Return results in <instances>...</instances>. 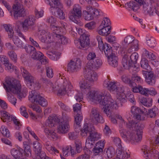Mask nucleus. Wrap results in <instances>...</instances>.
<instances>
[{
	"instance_id": "nucleus-52",
	"label": "nucleus",
	"mask_w": 159,
	"mask_h": 159,
	"mask_svg": "<svg viewBox=\"0 0 159 159\" xmlns=\"http://www.w3.org/2000/svg\"><path fill=\"white\" fill-rule=\"evenodd\" d=\"M58 40L59 43H61L62 44H66L68 42V39L65 36L63 35H58V37L55 38V39Z\"/></svg>"
},
{
	"instance_id": "nucleus-5",
	"label": "nucleus",
	"mask_w": 159,
	"mask_h": 159,
	"mask_svg": "<svg viewBox=\"0 0 159 159\" xmlns=\"http://www.w3.org/2000/svg\"><path fill=\"white\" fill-rule=\"evenodd\" d=\"M64 88L63 89H60L58 91L57 95L58 96H62L67 93L68 96H70L72 101L76 100L80 102L83 98V94L81 92H78L73 90H71L73 88L70 83L67 80H65L63 82Z\"/></svg>"
},
{
	"instance_id": "nucleus-64",
	"label": "nucleus",
	"mask_w": 159,
	"mask_h": 159,
	"mask_svg": "<svg viewBox=\"0 0 159 159\" xmlns=\"http://www.w3.org/2000/svg\"><path fill=\"white\" fill-rule=\"evenodd\" d=\"M110 20L107 17H105L103 18V20L102 21L100 25L104 26H110Z\"/></svg>"
},
{
	"instance_id": "nucleus-10",
	"label": "nucleus",
	"mask_w": 159,
	"mask_h": 159,
	"mask_svg": "<svg viewBox=\"0 0 159 159\" xmlns=\"http://www.w3.org/2000/svg\"><path fill=\"white\" fill-rule=\"evenodd\" d=\"M128 56L129 55L125 54L122 60V65L125 69H129L133 64H136L139 57L137 53H132L130 56V61L128 60Z\"/></svg>"
},
{
	"instance_id": "nucleus-25",
	"label": "nucleus",
	"mask_w": 159,
	"mask_h": 159,
	"mask_svg": "<svg viewBox=\"0 0 159 159\" xmlns=\"http://www.w3.org/2000/svg\"><path fill=\"white\" fill-rule=\"evenodd\" d=\"M143 11L145 14H149L150 15H153L154 12H155V9H157V8H153L151 5L143 2Z\"/></svg>"
},
{
	"instance_id": "nucleus-58",
	"label": "nucleus",
	"mask_w": 159,
	"mask_h": 159,
	"mask_svg": "<svg viewBox=\"0 0 159 159\" xmlns=\"http://www.w3.org/2000/svg\"><path fill=\"white\" fill-rule=\"evenodd\" d=\"M75 151L77 153H80L82 150V146L81 143L79 141H76L75 142Z\"/></svg>"
},
{
	"instance_id": "nucleus-2",
	"label": "nucleus",
	"mask_w": 159,
	"mask_h": 159,
	"mask_svg": "<svg viewBox=\"0 0 159 159\" xmlns=\"http://www.w3.org/2000/svg\"><path fill=\"white\" fill-rule=\"evenodd\" d=\"M88 98L91 101L98 102L101 105L104 106L102 109L107 116L110 117L111 116V104L113 99L109 96L103 95L102 93H99L94 91H91L88 94Z\"/></svg>"
},
{
	"instance_id": "nucleus-49",
	"label": "nucleus",
	"mask_w": 159,
	"mask_h": 159,
	"mask_svg": "<svg viewBox=\"0 0 159 159\" xmlns=\"http://www.w3.org/2000/svg\"><path fill=\"white\" fill-rule=\"evenodd\" d=\"M147 45L151 48H154L156 45V41L154 39L151 37L146 39Z\"/></svg>"
},
{
	"instance_id": "nucleus-40",
	"label": "nucleus",
	"mask_w": 159,
	"mask_h": 159,
	"mask_svg": "<svg viewBox=\"0 0 159 159\" xmlns=\"http://www.w3.org/2000/svg\"><path fill=\"white\" fill-rule=\"evenodd\" d=\"M96 58V55L95 53L93 52H90L88 54L87 58L89 61L86 65L85 67H87L92 65V62L94 61V60Z\"/></svg>"
},
{
	"instance_id": "nucleus-22",
	"label": "nucleus",
	"mask_w": 159,
	"mask_h": 159,
	"mask_svg": "<svg viewBox=\"0 0 159 159\" xmlns=\"http://www.w3.org/2000/svg\"><path fill=\"white\" fill-rule=\"evenodd\" d=\"M134 1H130L125 4L127 5L129 8L133 11H136L139 9V5H141L144 2L143 0H134Z\"/></svg>"
},
{
	"instance_id": "nucleus-43",
	"label": "nucleus",
	"mask_w": 159,
	"mask_h": 159,
	"mask_svg": "<svg viewBox=\"0 0 159 159\" xmlns=\"http://www.w3.org/2000/svg\"><path fill=\"white\" fill-rule=\"evenodd\" d=\"M13 41L16 46L20 48H23L24 44L23 42L17 36H14L12 38Z\"/></svg>"
},
{
	"instance_id": "nucleus-1",
	"label": "nucleus",
	"mask_w": 159,
	"mask_h": 159,
	"mask_svg": "<svg viewBox=\"0 0 159 159\" xmlns=\"http://www.w3.org/2000/svg\"><path fill=\"white\" fill-rule=\"evenodd\" d=\"M103 86L107 88L110 91L115 92L116 93V99L115 103H114V100L112 102L110 106H111V112L113 109H116L119 107L122 106V103L125 101L126 98L124 93V90L122 87L120 86L118 83L117 82H109L108 80H105L103 83Z\"/></svg>"
},
{
	"instance_id": "nucleus-31",
	"label": "nucleus",
	"mask_w": 159,
	"mask_h": 159,
	"mask_svg": "<svg viewBox=\"0 0 159 159\" xmlns=\"http://www.w3.org/2000/svg\"><path fill=\"white\" fill-rule=\"evenodd\" d=\"M108 62L109 64L115 67L118 65V57L115 54L107 58Z\"/></svg>"
},
{
	"instance_id": "nucleus-41",
	"label": "nucleus",
	"mask_w": 159,
	"mask_h": 159,
	"mask_svg": "<svg viewBox=\"0 0 159 159\" xmlns=\"http://www.w3.org/2000/svg\"><path fill=\"white\" fill-rule=\"evenodd\" d=\"M120 132L122 137L126 141L129 142L131 138H129V134L128 135V132L125 129L120 128Z\"/></svg>"
},
{
	"instance_id": "nucleus-6",
	"label": "nucleus",
	"mask_w": 159,
	"mask_h": 159,
	"mask_svg": "<svg viewBox=\"0 0 159 159\" xmlns=\"http://www.w3.org/2000/svg\"><path fill=\"white\" fill-rule=\"evenodd\" d=\"M15 2L12 10L15 18L17 19L18 17L25 16L26 13L23 7H29L31 4V0H15Z\"/></svg>"
},
{
	"instance_id": "nucleus-47",
	"label": "nucleus",
	"mask_w": 159,
	"mask_h": 159,
	"mask_svg": "<svg viewBox=\"0 0 159 159\" xmlns=\"http://www.w3.org/2000/svg\"><path fill=\"white\" fill-rule=\"evenodd\" d=\"M105 151H106L105 154L108 158H111L115 155V150L112 147L109 148L107 150L105 149Z\"/></svg>"
},
{
	"instance_id": "nucleus-63",
	"label": "nucleus",
	"mask_w": 159,
	"mask_h": 159,
	"mask_svg": "<svg viewBox=\"0 0 159 159\" xmlns=\"http://www.w3.org/2000/svg\"><path fill=\"white\" fill-rule=\"evenodd\" d=\"M2 5H4L8 10V11L11 13V15L12 11V8L9 3H8L6 1L4 0H3L2 1Z\"/></svg>"
},
{
	"instance_id": "nucleus-15",
	"label": "nucleus",
	"mask_w": 159,
	"mask_h": 159,
	"mask_svg": "<svg viewBox=\"0 0 159 159\" xmlns=\"http://www.w3.org/2000/svg\"><path fill=\"white\" fill-rule=\"evenodd\" d=\"M58 121V119L57 117H49L48 119L46 121L45 125L46 128H45L44 131L46 135H50L53 130L49 129L48 127L51 128L52 126H55L56 123Z\"/></svg>"
},
{
	"instance_id": "nucleus-13",
	"label": "nucleus",
	"mask_w": 159,
	"mask_h": 159,
	"mask_svg": "<svg viewBox=\"0 0 159 159\" xmlns=\"http://www.w3.org/2000/svg\"><path fill=\"white\" fill-rule=\"evenodd\" d=\"M83 73L85 78L92 85L98 80V76L93 70L85 67Z\"/></svg>"
},
{
	"instance_id": "nucleus-35",
	"label": "nucleus",
	"mask_w": 159,
	"mask_h": 159,
	"mask_svg": "<svg viewBox=\"0 0 159 159\" xmlns=\"http://www.w3.org/2000/svg\"><path fill=\"white\" fill-rule=\"evenodd\" d=\"M47 54L48 57L53 60H57L60 57L59 53L55 51L48 52Z\"/></svg>"
},
{
	"instance_id": "nucleus-61",
	"label": "nucleus",
	"mask_w": 159,
	"mask_h": 159,
	"mask_svg": "<svg viewBox=\"0 0 159 159\" xmlns=\"http://www.w3.org/2000/svg\"><path fill=\"white\" fill-rule=\"evenodd\" d=\"M46 70L47 76L49 78H52L54 74L52 68L49 67H47L46 68Z\"/></svg>"
},
{
	"instance_id": "nucleus-24",
	"label": "nucleus",
	"mask_w": 159,
	"mask_h": 159,
	"mask_svg": "<svg viewBox=\"0 0 159 159\" xmlns=\"http://www.w3.org/2000/svg\"><path fill=\"white\" fill-rule=\"evenodd\" d=\"M138 131L139 130L135 131L129 134V137L131 139L129 142H131V143H133L134 142H139L142 139V130H141L140 133H139Z\"/></svg>"
},
{
	"instance_id": "nucleus-62",
	"label": "nucleus",
	"mask_w": 159,
	"mask_h": 159,
	"mask_svg": "<svg viewBox=\"0 0 159 159\" xmlns=\"http://www.w3.org/2000/svg\"><path fill=\"white\" fill-rule=\"evenodd\" d=\"M58 104L63 110L66 111L70 112L71 111L70 108L68 106L65 105L61 102H58Z\"/></svg>"
},
{
	"instance_id": "nucleus-9",
	"label": "nucleus",
	"mask_w": 159,
	"mask_h": 159,
	"mask_svg": "<svg viewBox=\"0 0 159 159\" xmlns=\"http://www.w3.org/2000/svg\"><path fill=\"white\" fill-rule=\"evenodd\" d=\"M42 95L39 92L32 90L29 92V99L33 103L45 107L48 105V102Z\"/></svg>"
},
{
	"instance_id": "nucleus-18",
	"label": "nucleus",
	"mask_w": 159,
	"mask_h": 159,
	"mask_svg": "<svg viewBox=\"0 0 159 159\" xmlns=\"http://www.w3.org/2000/svg\"><path fill=\"white\" fill-rule=\"evenodd\" d=\"M90 118L93 121L100 123H103L104 120L102 116L100 115L97 109L93 108H92L90 114Z\"/></svg>"
},
{
	"instance_id": "nucleus-27",
	"label": "nucleus",
	"mask_w": 159,
	"mask_h": 159,
	"mask_svg": "<svg viewBox=\"0 0 159 159\" xmlns=\"http://www.w3.org/2000/svg\"><path fill=\"white\" fill-rule=\"evenodd\" d=\"M79 84L81 89L84 92L89 91L90 89L91 86L92 85L86 79L80 81Z\"/></svg>"
},
{
	"instance_id": "nucleus-36",
	"label": "nucleus",
	"mask_w": 159,
	"mask_h": 159,
	"mask_svg": "<svg viewBox=\"0 0 159 159\" xmlns=\"http://www.w3.org/2000/svg\"><path fill=\"white\" fill-rule=\"evenodd\" d=\"M102 63L101 60L99 59L95 60V61H93L92 63V65L89 66L87 68H89L93 70L98 69L99 67L102 65Z\"/></svg>"
},
{
	"instance_id": "nucleus-34",
	"label": "nucleus",
	"mask_w": 159,
	"mask_h": 159,
	"mask_svg": "<svg viewBox=\"0 0 159 159\" xmlns=\"http://www.w3.org/2000/svg\"><path fill=\"white\" fill-rule=\"evenodd\" d=\"M142 80L139 76L134 75L132 77L130 86L134 87L137 86L136 84L141 83Z\"/></svg>"
},
{
	"instance_id": "nucleus-20",
	"label": "nucleus",
	"mask_w": 159,
	"mask_h": 159,
	"mask_svg": "<svg viewBox=\"0 0 159 159\" xmlns=\"http://www.w3.org/2000/svg\"><path fill=\"white\" fill-rule=\"evenodd\" d=\"M73 109L74 112L77 113L76 116H75L74 118L75 121L77 124H79V122L81 121L83 118L81 113V107L79 103H76L73 105Z\"/></svg>"
},
{
	"instance_id": "nucleus-55",
	"label": "nucleus",
	"mask_w": 159,
	"mask_h": 159,
	"mask_svg": "<svg viewBox=\"0 0 159 159\" xmlns=\"http://www.w3.org/2000/svg\"><path fill=\"white\" fill-rule=\"evenodd\" d=\"M134 40V37L132 36L129 35L125 37L123 42L125 44H127L131 43Z\"/></svg>"
},
{
	"instance_id": "nucleus-21",
	"label": "nucleus",
	"mask_w": 159,
	"mask_h": 159,
	"mask_svg": "<svg viewBox=\"0 0 159 159\" xmlns=\"http://www.w3.org/2000/svg\"><path fill=\"white\" fill-rule=\"evenodd\" d=\"M31 56L34 59L39 60L38 63L39 64L40 63L41 65H45L48 63L47 59L45 57H43V54L40 52H36V50L35 52Z\"/></svg>"
},
{
	"instance_id": "nucleus-59",
	"label": "nucleus",
	"mask_w": 159,
	"mask_h": 159,
	"mask_svg": "<svg viewBox=\"0 0 159 159\" xmlns=\"http://www.w3.org/2000/svg\"><path fill=\"white\" fill-rule=\"evenodd\" d=\"M8 54L11 59L14 62L16 63L17 60V57L16 54L13 51H11L8 52Z\"/></svg>"
},
{
	"instance_id": "nucleus-51",
	"label": "nucleus",
	"mask_w": 159,
	"mask_h": 159,
	"mask_svg": "<svg viewBox=\"0 0 159 159\" xmlns=\"http://www.w3.org/2000/svg\"><path fill=\"white\" fill-rule=\"evenodd\" d=\"M11 119V120L13 121L15 124V129L17 130H19L22 125L20 122L18 120L15 116H12Z\"/></svg>"
},
{
	"instance_id": "nucleus-50",
	"label": "nucleus",
	"mask_w": 159,
	"mask_h": 159,
	"mask_svg": "<svg viewBox=\"0 0 159 159\" xmlns=\"http://www.w3.org/2000/svg\"><path fill=\"white\" fill-rule=\"evenodd\" d=\"M152 100L151 99H146L142 98L141 99L140 102L144 106L147 107H150L152 105Z\"/></svg>"
},
{
	"instance_id": "nucleus-30",
	"label": "nucleus",
	"mask_w": 159,
	"mask_h": 159,
	"mask_svg": "<svg viewBox=\"0 0 159 159\" xmlns=\"http://www.w3.org/2000/svg\"><path fill=\"white\" fill-rule=\"evenodd\" d=\"M148 74L146 75V81L148 84L152 85L154 84L156 80L154 74L150 71L147 72Z\"/></svg>"
},
{
	"instance_id": "nucleus-17",
	"label": "nucleus",
	"mask_w": 159,
	"mask_h": 159,
	"mask_svg": "<svg viewBox=\"0 0 159 159\" xmlns=\"http://www.w3.org/2000/svg\"><path fill=\"white\" fill-rule=\"evenodd\" d=\"M127 127L130 129H135V131L139 130V133H140L141 130L144 127V125L140 123L137 120H132L129 121L126 124Z\"/></svg>"
},
{
	"instance_id": "nucleus-38",
	"label": "nucleus",
	"mask_w": 159,
	"mask_h": 159,
	"mask_svg": "<svg viewBox=\"0 0 159 159\" xmlns=\"http://www.w3.org/2000/svg\"><path fill=\"white\" fill-rule=\"evenodd\" d=\"M34 148L35 154L38 155L43 152L42 151L41 144L38 141H36L33 143Z\"/></svg>"
},
{
	"instance_id": "nucleus-3",
	"label": "nucleus",
	"mask_w": 159,
	"mask_h": 159,
	"mask_svg": "<svg viewBox=\"0 0 159 159\" xmlns=\"http://www.w3.org/2000/svg\"><path fill=\"white\" fill-rule=\"evenodd\" d=\"M89 136L87 138L85 142V146L91 148L93 146L94 142L101 138V134L97 132L93 126L89 127L87 124H84L81 130V135L82 136H87L88 134Z\"/></svg>"
},
{
	"instance_id": "nucleus-29",
	"label": "nucleus",
	"mask_w": 159,
	"mask_h": 159,
	"mask_svg": "<svg viewBox=\"0 0 159 159\" xmlns=\"http://www.w3.org/2000/svg\"><path fill=\"white\" fill-rule=\"evenodd\" d=\"M132 90L134 93H139L143 95L148 96L147 91H148V89L143 88L139 84L136 87H133Z\"/></svg>"
},
{
	"instance_id": "nucleus-39",
	"label": "nucleus",
	"mask_w": 159,
	"mask_h": 159,
	"mask_svg": "<svg viewBox=\"0 0 159 159\" xmlns=\"http://www.w3.org/2000/svg\"><path fill=\"white\" fill-rule=\"evenodd\" d=\"M50 28L51 30L53 31L54 34L53 36L55 37L56 38L58 37V35H61V30L62 28L59 27H57L54 25H51Z\"/></svg>"
},
{
	"instance_id": "nucleus-26",
	"label": "nucleus",
	"mask_w": 159,
	"mask_h": 159,
	"mask_svg": "<svg viewBox=\"0 0 159 159\" xmlns=\"http://www.w3.org/2000/svg\"><path fill=\"white\" fill-rule=\"evenodd\" d=\"M98 33L101 35L107 36L111 32V27L100 25L98 28Z\"/></svg>"
},
{
	"instance_id": "nucleus-37",
	"label": "nucleus",
	"mask_w": 159,
	"mask_h": 159,
	"mask_svg": "<svg viewBox=\"0 0 159 159\" xmlns=\"http://www.w3.org/2000/svg\"><path fill=\"white\" fill-rule=\"evenodd\" d=\"M123 149L122 150H118L117 151L116 154L117 158L119 159H123L124 158H128L130 157V155L128 154L127 152L123 151Z\"/></svg>"
},
{
	"instance_id": "nucleus-46",
	"label": "nucleus",
	"mask_w": 159,
	"mask_h": 159,
	"mask_svg": "<svg viewBox=\"0 0 159 159\" xmlns=\"http://www.w3.org/2000/svg\"><path fill=\"white\" fill-rule=\"evenodd\" d=\"M144 111H143V109L136 107L132 106L131 107V111L134 116L139 114H143Z\"/></svg>"
},
{
	"instance_id": "nucleus-44",
	"label": "nucleus",
	"mask_w": 159,
	"mask_h": 159,
	"mask_svg": "<svg viewBox=\"0 0 159 159\" xmlns=\"http://www.w3.org/2000/svg\"><path fill=\"white\" fill-rule=\"evenodd\" d=\"M25 79L27 86L31 89L32 86V84L34 83L36 79L35 78L31 75L25 78Z\"/></svg>"
},
{
	"instance_id": "nucleus-42",
	"label": "nucleus",
	"mask_w": 159,
	"mask_h": 159,
	"mask_svg": "<svg viewBox=\"0 0 159 159\" xmlns=\"http://www.w3.org/2000/svg\"><path fill=\"white\" fill-rule=\"evenodd\" d=\"M40 80L43 83L46 84L48 86H50V87L52 88L53 91H55L57 89L56 88V87L54 86L53 84L47 78H46L42 77L40 79Z\"/></svg>"
},
{
	"instance_id": "nucleus-4",
	"label": "nucleus",
	"mask_w": 159,
	"mask_h": 159,
	"mask_svg": "<svg viewBox=\"0 0 159 159\" xmlns=\"http://www.w3.org/2000/svg\"><path fill=\"white\" fill-rule=\"evenodd\" d=\"M3 85L4 88L8 92L17 95L18 98L20 100L22 98L25 97V94L21 92V84L17 80L13 78L7 77Z\"/></svg>"
},
{
	"instance_id": "nucleus-19",
	"label": "nucleus",
	"mask_w": 159,
	"mask_h": 159,
	"mask_svg": "<svg viewBox=\"0 0 159 159\" xmlns=\"http://www.w3.org/2000/svg\"><path fill=\"white\" fill-rule=\"evenodd\" d=\"M81 65V61L79 58H77L74 61L71 60L68 64L67 70L71 72L76 71L77 69L80 67Z\"/></svg>"
},
{
	"instance_id": "nucleus-7",
	"label": "nucleus",
	"mask_w": 159,
	"mask_h": 159,
	"mask_svg": "<svg viewBox=\"0 0 159 159\" xmlns=\"http://www.w3.org/2000/svg\"><path fill=\"white\" fill-rule=\"evenodd\" d=\"M24 149L21 148L17 149L12 148L11 150V155L15 159H23L24 156L29 157L31 156V150L30 146L26 143V142L23 143Z\"/></svg>"
},
{
	"instance_id": "nucleus-28",
	"label": "nucleus",
	"mask_w": 159,
	"mask_h": 159,
	"mask_svg": "<svg viewBox=\"0 0 159 159\" xmlns=\"http://www.w3.org/2000/svg\"><path fill=\"white\" fill-rule=\"evenodd\" d=\"M140 65L141 67L145 70L143 71L144 72L143 74H147V72L151 70V68L149 64L148 61L146 58H143L142 59Z\"/></svg>"
},
{
	"instance_id": "nucleus-23",
	"label": "nucleus",
	"mask_w": 159,
	"mask_h": 159,
	"mask_svg": "<svg viewBox=\"0 0 159 159\" xmlns=\"http://www.w3.org/2000/svg\"><path fill=\"white\" fill-rule=\"evenodd\" d=\"M70 128L69 123L66 122L61 121L58 126V132L60 134L66 133L69 131Z\"/></svg>"
},
{
	"instance_id": "nucleus-8",
	"label": "nucleus",
	"mask_w": 159,
	"mask_h": 159,
	"mask_svg": "<svg viewBox=\"0 0 159 159\" xmlns=\"http://www.w3.org/2000/svg\"><path fill=\"white\" fill-rule=\"evenodd\" d=\"M46 3L50 5V11L53 15H55L57 12V16L60 19L65 18V14L61 9L63 8L62 5L58 0H48L46 1Z\"/></svg>"
},
{
	"instance_id": "nucleus-60",
	"label": "nucleus",
	"mask_w": 159,
	"mask_h": 159,
	"mask_svg": "<svg viewBox=\"0 0 159 159\" xmlns=\"http://www.w3.org/2000/svg\"><path fill=\"white\" fill-rule=\"evenodd\" d=\"M148 148V147L145 145L143 146L142 149V151L144 154L143 156L146 159L149 158V154L148 153L149 150Z\"/></svg>"
},
{
	"instance_id": "nucleus-45",
	"label": "nucleus",
	"mask_w": 159,
	"mask_h": 159,
	"mask_svg": "<svg viewBox=\"0 0 159 159\" xmlns=\"http://www.w3.org/2000/svg\"><path fill=\"white\" fill-rule=\"evenodd\" d=\"M11 116L6 111H1V119L4 122L9 121Z\"/></svg>"
},
{
	"instance_id": "nucleus-53",
	"label": "nucleus",
	"mask_w": 159,
	"mask_h": 159,
	"mask_svg": "<svg viewBox=\"0 0 159 159\" xmlns=\"http://www.w3.org/2000/svg\"><path fill=\"white\" fill-rule=\"evenodd\" d=\"M24 48L27 52L30 54L31 55H33L34 53L35 52L36 49L33 46L27 44L25 46Z\"/></svg>"
},
{
	"instance_id": "nucleus-54",
	"label": "nucleus",
	"mask_w": 159,
	"mask_h": 159,
	"mask_svg": "<svg viewBox=\"0 0 159 159\" xmlns=\"http://www.w3.org/2000/svg\"><path fill=\"white\" fill-rule=\"evenodd\" d=\"M0 131L3 136L9 138L10 137V133L8 130L7 129L5 126L2 125Z\"/></svg>"
},
{
	"instance_id": "nucleus-57",
	"label": "nucleus",
	"mask_w": 159,
	"mask_h": 159,
	"mask_svg": "<svg viewBox=\"0 0 159 159\" xmlns=\"http://www.w3.org/2000/svg\"><path fill=\"white\" fill-rule=\"evenodd\" d=\"M144 54L146 57L151 60H154L156 58L155 56L151 52H149L147 50H144Z\"/></svg>"
},
{
	"instance_id": "nucleus-16",
	"label": "nucleus",
	"mask_w": 159,
	"mask_h": 159,
	"mask_svg": "<svg viewBox=\"0 0 159 159\" xmlns=\"http://www.w3.org/2000/svg\"><path fill=\"white\" fill-rule=\"evenodd\" d=\"M75 43L77 44V46L80 48H86L90 44L89 39L85 34H83L81 35L80 39L75 41Z\"/></svg>"
},
{
	"instance_id": "nucleus-14",
	"label": "nucleus",
	"mask_w": 159,
	"mask_h": 159,
	"mask_svg": "<svg viewBox=\"0 0 159 159\" xmlns=\"http://www.w3.org/2000/svg\"><path fill=\"white\" fill-rule=\"evenodd\" d=\"M35 19L33 15L29 16L22 22V29L25 31H31L34 30Z\"/></svg>"
},
{
	"instance_id": "nucleus-11",
	"label": "nucleus",
	"mask_w": 159,
	"mask_h": 159,
	"mask_svg": "<svg viewBox=\"0 0 159 159\" xmlns=\"http://www.w3.org/2000/svg\"><path fill=\"white\" fill-rule=\"evenodd\" d=\"M82 15L81 8L79 5H74L73 10L69 14L70 19L75 23L78 24L80 22L79 19Z\"/></svg>"
},
{
	"instance_id": "nucleus-12",
	"label": "nucleus",
	"mask_w": 159,
	"mask_h": 159,
	"mask_svg": "<svg viewBox=\"0 0 159 159\" xmlns=\"http://www.w3.org/2000/svg\"><path fill=\"white\" fill-rule=\"evenodd\" d=\"M86 10L83 11V15L86 20H90L93 19L94 17H96L100 15L98 10L93 8L91 6H87Z\"/></svg>"
},
{
	"instance_id": "nucleus-48",
	"label": "nucleus",
	"mask_w": 159,
	"mask_h": 159,
	"mask_svg": "<svg viewBox=\"0 0 159 159\" xmlns=\"http://www.w3.org/2000/svg\"><path fill=\"white\" fill-rule=\"evenodd\" d=\"M113 142L114 144L118 148L122 150L123 149V148L122 146L121 141L119 138L114 137L113 140Z\"/></svg>"
},
{
	"instance_id": "nucleus-33",
	"label": "nucleus",
	"mask_w": 159,
	"mask_h": 159,
	"mask_svg": "<svg viewBox=\"0 0 159 159\" xmlns=\"http://www.w3.org/2000/svg\"><path fill=\"white\" fill-rule=\"evenodd\" d=\"M5 66V69L9 72H12L14 70H16V67L14 66L11 63H9V61L7 58L3 63Z\"/></svg>"
},
{
	"instance_id": "nucleus-56",
	"label": "nucleus",
	"mask_w": 159,
	"mask_h": 159,
	"mask_svg": "<svg viewBox=\"0 0 159 159\" xmlns=\"http://www.w3.org/2000/svg\"><path fill=\"white\" fill-rule=\"evenodd\" d=\"M157 110L158 109L157 108H155L149 110L148 112L147 113L148 115L151 118L155 117L157 113Z\"/></svg>"
},
{
	"instance_id": "nucleus-32",
	"label": "nucleus",
	"mask_w": 159,
	"mask_h": 159,
	"mask_svg": "<svg viewBox=\"0 0 159 159\" xmlns=\"http://www.w3.org/2000/svg\"><path fill=\"white\" fill-rule=\"evenodd\" d=\"M3 27L7 32L9 38H12L14 36V32L11 25L10 24H5L3 25Z\"/></svg>"
}]
</instances>
